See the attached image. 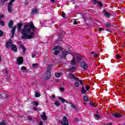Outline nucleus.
<instances>
[{"instance_id":"f257e3e1","label":"nucleus","mask_w":125,"mask_h":125,"mask_svg":"<svg viewBox=\"0 0 125 125\" xmlns=\"http://www.w3.org/2000/svg\"><path fill=\"white\" fill-rule=\"evenodd\" d=\"M38 31V29L32 22H28L24 25V28L21 31L22 35L21 39L29 40L33 39L35 33Z\"/></svg>"},{"instance_id":"f03ea898","label":"nucleus","mask_w":125,"mask_h":125,"mask_svg":"<svg viewBox=\"0 0 125 125\" xmlns=\"http://www.w3.org/2000/svg\"><path fill=\"white\" fill-rule=\"evenodd\" d=\"M73 56V59L71 61V65H76V61H75V59L76 58H77V62H81V60H82V58H83V57L78 54L74 53L72 54Z\"/></svg>"},{"instance_id":"7ed1b4c3","label":"nucleus","mask_w":125,"mask_h":125,"mask_svg":"<svg viewBox=\"0 0 125 125\" xmlns=\"http://www.w3.org/2000/svg\"><path fill=\"white\" fill-rule=\"evenodd\" d=\"M62 47L60 46H55L53 47V50L54 52L55 55H58L60 53V50H62Z\"/></svg>"},{"instance_id":"20e7f679","label":"nucleus","mask_w":125,"mask_h":125,"mask_svg":"<svg viewBox=\"0 0 125 125\" xmlns=\"http://www.w3.org/2000/svg\"><path fill=\"white\" fill-rule=\"evenodd\" d=\"M15 1V0H11L10 2L8 4V11L11 13L13 11V9L12 8V4L13 2Z\"/></svg>"},{"instance_id":"39448f33","label":"nucleus","mask_w":125,"mask_h":125,"mask_svg":"<svg viewBox=\"0 0 125 125\" xmlns=\"http://www.w3.org/2000/svg\"><path fill=\"white\" fill-rule=\"evenodd\" d=\"M50 66H48V69L45 75V80H49L50 79L51 73H50Z\"/></svg>"},{"instance_id":"423d86ee","label":"nucleus","mask_w":125,"mask_h":125,"mask_svg":"<svg viewBox=\"0 0 125 125\" xmlns=\"http://www.w3.org/2000/svg\"><path fill=\"white\" fill-rule=\"evenodd\" d=\"M60 123L62 125H69V121L66 116L63 117L62 121H60Z\"/></svg>"},{"instance_id":"0eeeda50","label":"nucleus","mask_w":125,"mask_h":125,"mask_svg":"<svg viewBox=\"0 0 125 125\" xmlns=\"http://www.w3.org/2000/svg\"><path fill=\"white\" fill-rule=\"evenodd\" d=\"M23 61L24 60L22 57H18L17 59V63H18V65H21V64H23Z\"/></svg>"},{"instance_id":"6e6552de","label":"nucleus","mask_w":125,"mask_h":125,"mask_svg":"<svg viewBox=\"0 0 125 125\" xmlns=\"http://www.w3.org/2000/svg\"><path fill=\"white\" fill-rule=\"evenodd\" d=\"M68 54H70V52L67 51H63L62 55L61 56V58H66V57Z\"/></svg>"},{"instance_id":"1a4fd4ad","label":"nucleus","mask_w":125,"mask_h":125,"mask_svg":"<svg viewBox=\"0 0 125 125\" xmlns=\"http://www.w3.org/2000/svg\"><path fill=\"white\" fill-rule=\"evenodd\" d=\"M81 67L84 69V70H86L87 69V64L84 62H81Z\"/></svg>"},{"instance_id":"9d476101","label":"nucleus","mask_w":125,"mask_h":125,"mask_svg":"<svg viewBox=\"0 0 125 125\" xmlns=\"http://www.w3.org/2000/svg\"><path fill=\"white\" fill-rule=\"evenodd\" d=\"M8 95H6L4 92H2L0 94V98L2 99H5V98H8Z\"/></svg>"},{"instance_id":"9b49d317","label":"nucleus","mask_w":125,"mask_h":125,"mask_svg":"<svg viewBox=\"0 0 125 125\" xmlns=\"http://www.w3.org/2000/svg\"><path fill=\"white\" fill-rule=\"evenodd\" d=\"M12 42L13 41L12 40H9L8 42H7L6 44V47H7V48H9V46H12V45H13V44H12Z\"/></svg>"},{"instance_id":"f8f14e48","label":"nucleus","mask_w":125,"mask_h":125,"mask_svg":"<svg viewBox=\"0 0 125 125\" xmlns=\"http://www.w3.org/2000/svg\"><path fill=\"white\" fill-rule=\"evenodd\" d=\"M41 118L43 121H46L47 120V117H46V114H45V112H42L41 115Z\"/></svg>"},{"instance_id":"ddd939ff","label":"nucleus","mask_w":125,"mask_h":125,"mask_svg":"<svg viewBox=\"0 0 125 125\" xmlns=\"http://www.w3.org/2000/svg\"><path fill=\"white\" fill-rule=\"evenodd\" d=\"M69 78H70V79H71L72 80H76V81H78V80H79V78L75 76V75H74V74H69Z\"/></svg>"},{"instance_id":"4468645a","label":"nucleus","mask_w":125,"mask_h":125,"mask_svg":"<svg viewBox=\"0 0 125 125\" xmlns=\"http://www.w3.org/2000/svg\"><path fill=\"white\" fill-rule=\"evenodd\" d=\"M112 116H114L115 118H122L123 115L120 113H112Z\"/></svg>"},{"instance_id":"2eb2a0df","label":"nucleus","mask_w":125,"mask_h":125,"mask_svg":"<svg viewBox=\"0 0 125 125\" xmlns=\"http://www.w3.org/2000/svg\"><path fill=\"white\" fill-rule=\"evenodd\" d=\"M15 30H16V26H14V27L12 29V38H13V36H14V34L15 33Z\"/></svg>"},{"instance_id":"dca6fc26","label":"nucleus","mask_w":125,"mask_h":125,"mask_svg":"<svg viewBox=\"0 0 125 125\" xmlns=\"http://www.w3.org/2000/svg\"><path fill=\"white\" fill-rule=\"evenodd\" d=\"M59 100H61L62 101V103H64V102H66V103H68V101L65 100V99H63V98L61 97H58Z\"/></svg>"},{"instance_id":"f3484780","label":"nucleus","mask_w":125,"mask_h":125,"mask_svg":"<svg viewBox=\"0 0 125 125\" xmlns=\"http://www.w3.org/2000/svg\"><path fill=\"white\" fill-rule=\"evenodd\" d=\"M12 49L15 51V52H16L17 51V47H16V45L14 44L12 45Z\"/></svg>"},{"instance_id":"a211bd4d","label":"nucleus","mask_w":125,"mask_h":125,"mask_svg":"<svg viewBox=\"0 0 125 125\" xmlns=\"http://www.w3.org/2000/svg\"><path fill=\"white\" fill-rule=\"evenodd\" d=\"M103 14L104 15V16H105V17H106L107 18H109V13H108V12H107L106 11H104L103 12Z\"/></svg>"},{"instance_id":"6ab92c4d","label":"nucleus","mask_w":125,"mask_h":125,"mask_svg":"<svg viewBox=\"0 0 125 125\" xmlns=\"http://www.w3.org/2000/svg\"><path fill=\"white\" fill-rule=\"evenodd\" d=\"M8 27H9L10 28H12V27H13V21H10L8 24Z\"/></svg>"},{"instance_id":"aec40b11","label":"nucleus","mask_w":125,"mask_h":125,"mask_svg":"<svg viewBox=\"0 0 125 125\" xmlns=\"http://www.w3.org/2000/svg\"><path fill=\"white\" fill-rule=\"evenodd\" d=\"M62 74L61 73H56L55 74V76L56 77V78H60L62 76Z\"/></svg>"},{"instance_id":"412c9836","label":"nucleus","mask_w":125,"mask_h":125,"mask_svg":"<svg viewBox=\"0 0 125 125\" xmlns=\"http://www.w3.org/2000/svg\"><path fill=\"white\" fill-rule=\"evenodd\" d=\"M54 105H55L56 107H59V106H60V103H59V102H58V101H55L54 103Z\"/></svg>"},{"instance_id":"4be33fe9","label":"nucleus","mask_w":125,"mask_h":125,"mask_svg":"<svg viewBox=\"0 0 125 125\" xmlns=\"http://www.w3.org/2000/svg\"><path fill=\"white\" fill-rule=\"evenodd\" d=\"M38 11V9L36 8H33L32 10V14H36Z\"/></svg>"},{"instance_id":"5701e85b","label":"nucleus","mask_w":125,"mask_h":125,"mask_svg":"<svg viewBox=\"0 0 125 125\" xmlns=\"http://www.w3.org/2000/svg\"><path fill=\"white\" fill-rule=\"evenodd\" d=\"M21 28H22V23H21V22H20L18 25V30L20 31V30H21Z\"/></svg>"},{"instance_id":"b1692460","label":"nucleus","mask_w":125,"mask_h":125,"mask_svg":"<svg viewBox=\"0 0 125 125\" xmlns=\"http://www.w3.org/2000/svg\"><path fill=\"white\" fill-rule=\"evenodd\" d=\"M81 91L84 94L86 92V91H85V89H84V87H82L81 89Z\"/></svg>"},{"instance_id":"393cba45","label":"nucleus","mask_w":125,"mask_h":125,"mask_svg":"<svg viewBox=\"0 0 125 125\" xmlns=\"http://www.w3.org/2000/svg\"><path fill=\"white\" fill-rule=\"evenodd\" d=\"M40 96H41V95L40 94V93H39V92H36L35 93V97L39 98V97H40Z\"/></svg>"},{"instance_id":"a878e982","label":"nucleus","mask_w":125,"mask_h":125,"mask_svg":"<svg viewBox=\"0 0 125 125\" xmlns=\"http://www.w3.org/2000/svg\"><path fill=\"white\" fill-rule=\"evenodd\" d=\"M74 85L76 87H79V86H80V83H79V82H76L74 83Z\"/></svg>"},{"instance_id":"bb28decb","label":"nucleus","mask_w":125,"mask_h":125,"mask_svg":"<svg viewBox=\"0 0 125 125\" xmlns=\"http://www.w3.org/2000/svg\"><path fill=\"white\" fill-rule=\"evenodd\" d=\"M21 48L22 49V52L24 53L25 52V47L22 44L20 45Z\"/></svg>"},{"instance_id":"cd10ccee","label":"nucleus","mask_w":125,"mask_h":125,"mask_svg":"<svg viewBox=\"0 0 125 125\" xmlns=\"http://www.w3.org/2000/svg\"><path fill=\"white\" fill-rule=\"evenodd\" d=\"M38 66H39V64L38 63H33L32 64V67L33 68H37V67H38Z\"/></svg>"},{"instance_id":"c85d7f7f","label":"nucleus","mask_w":125,"mask_h":125,"mask_svg":"<svg viewBox=\"0 0 125 125\" xmlns=\"http://www.w3.org/2000/svg\"><path fill=\"white\" fill-rule=\"evenodd\" d=\"M84 101H86L87 102L88 101V98L87 96H84L83 98Z\"/></svg>"},{"instance_id":"c756f323","label":"nucleus","mask_w":125,"mask_h":125,"mask_svg":"<svg viewBox=\"0 0 125 125\" xmlns=\"http://www.w3.org/2000/svg\"><path fill=\"white\" fill-rule=\"evenodd\" d=\"M105 26L106 28H109V27H110V23H109V22L105 23Z\"/></svg>"},{"instance_id":"7c9ffc66","label":"nucleus","mask_w":125,"mask_h":125,"mask_svg":"<svg viewBox=\"0 0 125 125\" xmlns=\"http://www.w3.org/2000/svg\"><path fill=\"white\" fill-rule=\"evenodd\" d=\"M21 70L22 71H25V70H27V68H26V67H25V66H22L21 67Z\"/></svg>"},{"instance_id":"2f4dec72","label":"nucleus","mask_w":125,"mask_h":125,"mask_svg":"<svg viewBox=\"0 0 125 125\" xmlns=\"http://www.w3.org/2000/svg\"><path fill=\"white\" fill-rule=\"evenodd\" d=\"M110 16L112 19H114V17H116V14L114 13L113 14H110Z\"/></svg>"},{"instance_id":"473e14b6","label":"nucleus","mask_w":125,"mask_h":125,"mask_svg":"<svg viewBox=\"0 0 125 125\" xmlns=\"http://www.w3.org/2000/svg\"><path fill=\"white\" fill-rule=\"evenodd\" d=\"M33 105H34L35 106H38V105H39V103H38L37 102H34Z\"/></svg>"},{"instance_id":"72a5a7b5","label":"nucleus","mask_w":125,"mask_h":125,"mask_svg":"<svg viewBox=\"0 0 125 125\" xmlns=\"http://www.w3.org/2000/svg\"><path fill=\"white\" fill-rule=\"evenodd\" d=\"M3 36V32L0 30V37H2Z\"/></svg>"},{"instance_id":"f704fd0d","label":"nucleus","mask_w":125,"mask_h":125,"mask_svg":"<svg viewBox=\"0 0 125 125\" xmlns=\"http://www.w3.org/2000/svg\"><path fill=\"white\" fill-rule=\"evenodd\" d=\"M0 24L1 25V26H4V22L1 21H0Z\"/></svg>"},{"instance_id":"c9c22d12","label":"nucleus","mask_w":125,"mask_h":125,"mask_svg":"<svg viewBox=\"0 0 125 125\" xmlns=\"http://www.w3.org/2000/svg\"><path fill=\"white\" fill-rule=\"evenodd\" d=\"M25 5H28V4H29V1H28V0H25Z\"/></svg>"},{"instance_id":"e433bc0d","label":"nucleus","mask_w":125,"mask_h":125,"mask_svg":"<svg viewBox=\"0 0 125 125\" xmlns=\"http://www.w3.org/2000/svg\"><path fill=\"white\" fill-rule=\"evenodd\" d=\"M90 105H91V106H92V107H96V106L94 104H93V103L90 102Z\"/></svg>"},{"instance_id":"4c0bfd02","label":"nucleus","mask_w":125,"mask_h":125,"mask_svg":"<svg viewBox=\"0 0 125 125\" xmlns=\"http://www.w3.org/2000/svg\"><path fill=\"white\" fill-rule=\"evenodd\" d=\"M0 125H5V123L4 121L1 122L0 123Z\"/></svg>"},{"instance_id":"58836bf2","label":"nucleus","mask_w":125,"mask_h":125,"mask_svg":"<svg viewBox=\"0 0 125 125\" xmlns=\"http://www.w3.org/2000/svg\"><path fill=\"white\" fill-rule=\"evenodd\" d=\"M93 1H94V4H96L99 2L97 0H93Z\"/></svg>"},{"instance_id":"ea45409f","label":"nucleus","mask_w":125,"mask_h":125,"mask_svg":"<svg viewBox=\"0 0 125 125\" xmlns=\"http://www.w3.org/2000/svg\"><path fill=\"white\" fill-rule=\"evenodd\" d=\"M70 69L71 71H74V70L76 69V68H75V67H70Z\"/></svg>"},{"instance_id":"a19ab883","label":"nucleus","mask_w":125,"mask_h":125,"mask_svg":"<svg viewBox=\"0 0 125 125\" xmlns=\"http://www.w3.org/2000/svg\"><path fill=\"white\" fill-rule=\"evenodd\" d=\"M79 83L81 85H83V80H79Z\"/></svg>"},{"instance_id":"79ce46f5","label":"nucleus","mask_w":125,"mask_h":125,"mask_svg":"<svg viewBox=\"0 0 125 125\" xmlns=\"http://www.w3.org/2000/svg\"><path fill=\"white\" fill-rule=\"evenodd\" d=\"M97 3H98V5H99L101 7H102V3L99 1Z\"/></svg>"},{"instance_id":"37998d69","label":"nucleus","mask_w":125,"mask_h":125,"mask_svg":"<svg viewBox=\"0 0 125 125\" xmlns=\"http://www.w3.org/2000/svg\"><path fill=\"white\" fill-rule=\"evenodd\" d=\"M85 88H86L87 91H88L89 88H90V87H89V86H86Z\"/></svg>"},{"instance_id":"c03bdc74","label":"nucleus","mask_w":125,"mask_h":125,"mask_svg":"<svg viewBox=\"0 0 125 125\" xmlns=\"http://www.w3.org/2000/svg\"><path fill=\"white\" fill-rule=\"evenodd\" d=\"M4 18V15L3 14L0 15V18Z\"/></svg>"},{"instance_id":"a18cd8bd","label":"nucleus","mask_w":125,"mask_h":125,"mask_svg":"<svg viewBox=\"0 0 125 125\" xmlns=\"http://www.w3.org/2000/svg\"><path fill=\"white\" fill-rule=\"evenodd\" d=\"M116 58L117 59H120V58H121V56L119 55H116Z\"/></svg>"},{"instance_id":"49530a36","label":"nucleus","mask_w":125,"mask_h":125,"mask_svg":"<svg viewBox=\"0 0 125 125\" xmlns=\"http://www.w3.org/2000/svg\"><path fill=\"white\" fill-rule=\"evenodd\" d=\"M8 0H1V2L2 3H4V2H5V1H7Z\"/></svg>"},{"instance_id":"de8ad7c7","label":"nucleus","mask_w":125,"mask_h":125,"mask_svg":"<svg viewBox=\"0 0 125 125\" xmlns=\"http://www.w3.org/2000/svg\"><path fill=\"white\" fill-rule=\"evenodd\" d=\"M62 17H63V18H65V17H66V15H65V13H63L62 15Z\"/></svg>"},{"instance_id":"09e8293b","label":"nucleus","mask_w":125,"mask_h":125,"mask_svg":"<svg viewBox=\"0 0 125 125\" xmlns=\"http://www.w3.org/2000/svg\"><path fill=\"white\" fill-rule=\"evenodd\" d=\"M95 116L96 118H100V116H99L98 114H95Z\"/></svg>"},{"instance_id":"8fccbe9b","label":"nucleus","mask_w":125,"mask_h":125,"mask_svg":"<svg viewBox=\"0 0 125 125\" xmlns=\"http://www.w3.org/2000/svg\"><path fill=\"white\" fill-rule=\"evenodd\" d=\"M32 58H35L36 57V55H35V54H33L32 55Z\"/></svg>"},{"instance_id":"3c124183","label":"nucleus","mask_w":125,"mask_h":125,"mask_svg":"<svg viewBox=\"0 0 125 125\" xmlns=\"http://www.w3.org/2000/svg\"><path fill=\"white\" fill-rule=\"evenodd\" d=\"M73 24L74 25H77V24H78V22H77V21H74Z\"/></svg>"},{"instance_id":"603ef678","label":"nucleus","mask_w":125,"mask_h":125,"mask_svg":"<svg viewBox=\"0 0 125 125\" xmlns=\"http://www.w3.org/2000/svg\"><path fill=\"white\" fill-rule=\"evenodd\" d=\"M94 57H98V55H97V54H94Z\"/></svg>"},{"instance_id":"864d4df0","label":"nucleus","mask_w":125,"mask_h":125,"mask_svg":"<svg viewBox=\"0 0 125 125\" xmlns=\"http://www.w3.org/2000/svg\"><path fill=\"white\" fill-rule=\"evenodd\" d=\"M27 120H28V121H31V120H32V118L31 117H29L27 118Z\"/></svg>"},{"instance_id":"5fc2aeb1","label":"nucleus","mask_w":125,"mask_h":125,"mask_svg":"<svg viewBox=\"0 0 125 125\" xmlns=\"http://www.w3.org/2000/svg\"><path fill=\"white\" fill-rule=\"evenodd\" d=\"M43 123H42V121H41L40 123H39V125H43Z\"/></svg>"},{"instance_id":"6e6d98bb","label":"nucleus","mask_w":125,"mask_h":125,"mask_svg":"<svg viewBox=\"0 0 125 125\" xmlns=\"http://www.w3.org/2000/svg\"><path fill=\"white\" fill-rule=\"evenodd\" d=\"M104 29L102 28H99V31H103Z\"/></svg>"},{"instance_id":"4d7b16f0","label":"nucleus","mask_w":125,"mask_h":125,"mask_svg":"<svg viewBox=\"0 0 125 125\" xmlns=\"http://www.w3.org/2000/svg\"><path fill=\"white\" fill-rule=\"evenodd\" d=\"M33 109H34V110H35V111H37L38 109H37V107H33Z\"/></svg>"},{"instance_id":"13d9d810","label":"nucleus","mask_w":125,"mask_h":125,"mask_svg":"<svg viewBox=\"0 0 125 125\" xmlns=\"http://www.w3.org/2000/svg\"><path fill=\"white\" fill-rule=\"evenodd\" d=\"M60 90L62 91H64V89L63 88H61Z\"/></svg>"},{"instance_id":"bf43d9fd","label":"nucleus","mask_w":125,"mask_h":125,"mask_svg":"<svg viewBox=\"0 0 125 125\" xmlns=\"http://www.w3.org/2000/svg\"><path fill=\"white\" fill-rule=\"evenodd\" d=\"M75 122H78V121H79V119L75 118Z\"/></svg>"},{"instance_id":"052dcab7","label":"nucleus","mask_w":125,"mask_h":125,"mask_svg":"<svg viewBox=\"0 0 125 125\" xmlns=\"http://www.w3.org/2000/svg\"><path fill=\"white\" fill-rule=\"evenodd\" d=\"M71 106L73 108H75V105H74L73 104H71Z\"/></svg>"},{"instance_id":"680f3d73","label":"nucleus","mask_w":125,"mask_h":125,"mask_svg":"<svg viewBox=\"0 0 125 125\" xmlns=\"http://www.w3.org/2000/svg\"><path fill=\"white\" fill-rule=\"evenodd\" d=\"M51 1H52V2H53V3H54V0H51Z\"/></svg>"},{"instance_id":"e2e57ef3","label":"nucleus","mask_w":125,"mask_h":125,"mask_svg":"<svg viewBox=\"0 0 125 125\" xmlns=\"http://www.w3.org/2000/svg\"><path fill=\"white\" fill-rule=\"evenodd\" d=\"M0 61H1V57H0Z\"/></svg>"},{"instance_id":"0e129e2a","label":"nucleus","mask_w":125,"mask_h":125,"mask_svg":"<svg viewBox=\"0 0 125 125\" xmlns=\"http://www.w3.org/2000/svg\"><path fill=\"white\" fill-rule=\"evenodd\" d=\"M55 97V96H54V95H53V96H52V98H54Z\"/></svg>"},{"instance_id":"69168bd1","label":"nucleus","mask_w":125,"mask_h":125,"mask_svg":"<svg viewBox=\"0 0 125 125\" xmlns=\"http://www.w3.org/2000/svg\"><path fill=\"white\" fill-rule=\"evenodd\" d=\"M110 125H113V123H110Z\"/></svg>"},{"instance_id":"338daca9","label":"nucleus","mask_w":125,"mask_h":125,"mask_svg":"<svg viewBox=\"0 0 125 125\" xmlns=\"http://www.w3.org/2000/svg\"><path fill=\"white\" fill-rule=\"evenodd\" d=\"M92 54H94V52H92Z\"/></svg>"},{"instance_id":"774afa93","label":"nucleus","mask_w":125,"mask_h":125,"mask_svg":"<svg viewBox=\"0 0 125 125\" xmlns=\"http://www.w3.org/2000/svg\"><path fill=\"white\" fill-rule=\"evenodd\" d=\"M84 105H85V103H84Z\"/></svg>"}]
</instances>
